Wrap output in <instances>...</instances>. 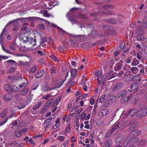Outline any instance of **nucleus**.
Instances as JSON below:
<instances>
[{"instance_id":"f257e3e1","label":"nucleus","mask_w":147,"mask_h":147,"mask_svg":"<svg viewBox=\"0 0 147 147\" xmlns=\"http://www.w3.org/2000/svg\"><path fill=\"white\" fill-rule=\"evenodd\" d=\"M23 42L24 43H32L33 42L34 45L36 43V39H34L30 35H25L22 38Z\"/></svg>"},{"instance_id":"f03ea898","label":"nucleus","mask_w":147,"mask_h":147,"mask_svg":"<svg viewBox=\"0 0 147 147\" xmlns=\"http://www.w3.org/2000/svg\"><path fill=\"white\" fill-rule=\"evenodd\" d=\"M147 114V108H143L140 110H138L136 116L138 118L140 119L145 116Z\"/></svg>"},{"instance_id":"7ed1b4c3","label":"nucleus","mask_w":147,"mask_h":147,"mask_svg":"<svg viewBox=\"0 0 147 147\" xmlns=\"http://www.w3.org/2000/svg\"><path fill=\"white\" fill-rule=\"evenodd\" d=\"M36 18L35 17H29L22 18V20L24 22H32L36 20Z\"/></svg>"},{"instance_id":"20e7f679","label":"nucleus","mask_w":147,"mask_h":147,"mask_svg":"<svg viewBox=\"0 0 147 147\" xmlns=\"http://www.w3.org/2000/svg\"><path fill=\"white\" fill-rule=\"evenodd\" d=\"M130 141V138L129 136L127 137L123 143V146L126 147L128 145L131 144Z\"/></svg>"},{"instance_id":"39448f33","label":"nucleus","mask_w":147,"mask_h":147,"mask_svg":"<svg viewBox=\"0 0 147 147\" xmlns=\"http://www.w3.org/2000/svg\"><path fill=\"white\" fill-rule=\"evenodd\" d=\"M141 133L140 130L138 129H136L133 130L131 131L129 134L130 135H133L134 136H136L140 135Z\"/></svg>"},{"instance_id":"423d86ee","label":"nucleus","mask_w":147,"mask_h":147,"mask_svg":"<svg viewBox=\"0 0 147 147\" xmlns=\"http://www.w3.org/2000/svg\"><path fill=\"white\" fill-rule=\"evenodd\" d=\"M129 113L131 116H134L136 114H137L138 109H130L129 111Z\"/></svg>"},{"instance_id":"0eeeda50","label":"nucleus","mask_w":147,"mask_h":147,"mask_svg":"<svg viewBox=\"0 0 147 147\" xmlns=\"http://www.w3.org/2000/svg\"><path fill=\"white\" fill-rule=\"evenodd\" d=\"M69 13H67L66 14L67 17L68 18L69 20L72 24H74L76 23V19L74 17H73L71 18L69 17Z\"/></svg>"},{"instance_id":"6e6552de","label":"nucleus","mask_w":147,"mask_h":147,"mask_svg":"<svg viewBox=\"0 0 147 147\" xmlns=\"http://www.w3.org/2000/svg\"><path fill=\"white\" fill-rule=\"evenodd\" d=\"M107 98L111 100H112L113 102H116L117 101L116 98L117 97L115 95H114L111 94H109L107 96Z\"/></svg>"},{"instance_id":"1a4fd4ad","label":"nucleus","mask_w":147,"mask_h":147,"mask_svg":"<svg viewBox=\"0 0 147 147\" xmlns=\"http://www.w3.org/2000/svg\"><path fill=\"white\" fill-rule=\"evenodd\" d=\"M104 144L105 147H111L112 145V140L111 139H109L105 141Z\"/></svg>"},{"instance_id":"9d476101","label":"nucleus","mask_w":147,"mask_h":147,"mask_svg":"<svg viewBox=\"0 0 147 147\" xmlns=\"http://www.w3.org/2000/svg\"><path fill=\"white\" fill-rule=\"evenodd\" d=\"M49 119H47L45 121L44 124L45 125V129L52 125L51 121H49Z\"/></svg>"},{"instance_id":"9b49d317","label":"nucleus","mask_w":147,"mask_h":147,"mask_svg":"<svg viewBox=\"0 0 147 147\" xmlns=\"http://www.w3.org/2000/svg\"><path fill=\"white\" fill-rule=\"evenodd\" d=\"M131 89L132 91L135 92L138 90V86L136 83H134L131 84Z\"/></svg>"},{"instance_id":"f8f14e48","label":"nucleus","mask_w":147,"mask_h":147,"mask_svg":"<svg viewBox=\"0 0 147 147\" xmlns=\"http://www.w3.org/2000/svg\"><path fill=\"white\" fill-rule=\"evenodd\" d=\"M44 70H41L36 73L35 75V77L37 78H40L44 74Z\"/></svg>"},{"instance_id":"ddd939ff","label":"nucleus","mask_w":147,"mask_h":147,"mask_svg":"<svg viewBox=\"0 0 147 147\" xmlns=\"http://www.w3.org/2000/svg\"><path fill=\"white\" fill-rule=\"evenodd\" d=\"M4 88L7 92H12L13 91L12 87L8 84H6L4 86Z\"/></svg>"},{"instance_id":"4468645a","label":"nucleus","mask_w":147,"mask_h":147,"mask_svg":"<svg viewBox=\"0 0 147 147\" xmlns=\"http://www.w3.org/2000/svg\"><path fill=\"white\" fill-rule=\"evenodd\" d=\"M123 140V137L122 136H120L116 138L115 140V142L117 144L121 143Z\"/></svg>"},{"instance_id":"2eb2a0df","label":"nucleus","mask_w":147,"mask_h":147,"mask_svg":"<svg viewBox=\"0 0 147 147\" xmlns=\"http://www.w3.org/2000/svg\"><path fill=\"white\" fill-rule=\"evenodd\" d=\"M122 86V84L121 83H117L115 88H114V90L116 91H119L121 89Z\"/></svg>"},{"instance_id":"dca6fc26","label":"nucleus","mask_w":147,"mask_h":147,"mask_svg":"<svg viewBox=\"0 0 147 147\" xmlns=\"http://www.w3.org/2000/svg\"><path fill=\"white\" fill-rule=\"evenodd\" d=\"M138 138L136 136H133L130 138V142L131 144L136 143L138 142Z\"/></svg>"},{"instance_id":"f3484780","label":"nucleus","mask_w":147,"mask_h":147,"mask_svg":"<svg viewBox=\"0 0 147 147\" xmlns=\"http://www.w3.org/2000/svg\"><path fill=\"white\" fill-rule=\"evenodd\" d=\"M50 57L52 60L56 62H59L60 61L59 59H58L56 56L52 54L50 55Z\"/></svg>"},{"instance_id":"a211bd4d","label":"nucleus","mask_w":147,"mask_h":147,"mask_svg":"<svg viewBox=\"0 0 147 147\" xmlns=\"http://www.w3.org/2000/svg\"><path fill=\"white\" fill-rule=\"evenodd\" d=\"M141 28L138 26L137 28L136 33L139 35H142L144 33V31L142 30Z\"/></svg>"},{"instance_id":"6ab92c4d","label":"nucleus","mask_w":147,"mask_h":147,"mask_svg":"<svg viewBox=\"0 0 147 147\" xmlns=\"http://www.w3.org/2000/svg\"><path fill=\"white\" fill-rule=\"evenodd\" d=\"M12 96L11 95L9 94H6L4 96L3 100L5 101L10 100L12 98Z\"/></svg>"},{"instance_id":"aec40b11","label":"nucleus","mask_w":147,"mask_h":147,"mask_svg":"<svg viewBox=\"0 0 147 147\" xmlns=\"http://www.w3.org/2000/svg\"><path fill=\"white\" fill-rule=\"evenodd\" d=\"M23 132L22 131H20L19 129H17L15 132V135L17 137H20L22 135Z\"/></svg>"},{"instance_id":"412c9836","label":"nucleus","mask_w":147,"mask_h":147,"mask_svg":"<svg viewBox=\"0 0 147 147\" xmlns=\"http://www.w3.org/2000/svg\"><path fill=\"white\" fill-rule=\"evenodd\" d=\"M119 123H117V124H115L113 126V128L111 131V133H113L114 131L119 127Z\"/></svg>"},{"instance_id":"4be33fe9","label":"nucleus","mask_w":147,"mask_h":147,"mask_svg":"<svg viewBox=\"0 0 147 147\" xmlns=\"http://www.w3.org/2000/svg\"><path fill=\"white\" fill-rule=\"evenodd\" d=\"M95 75L97 76V78H101L102 77L101 71L100 70L94 71Z\"/></svg>"},{"instance_id":"5701e85b","label":"nucleus","mask_w":147,"mask_h":147,"mask_svg":"<svg viewBox=\"0 0 147 147\" xmlns=\"http://www.w3.org/2000/svg\"><path fill=\"white\" fill-rule=\"evenodd\" d=\"M71 77H74L77 73V70L76 69H72L70 70Z\"/></svg>"},{"instance_id":"b1692460","label":"nucleus","mask_w":147,"mask_h":147,"mask_svg":"<svg viewBox=\"0 0 147 147\" xmlns=\"http://www.w3.org/2000/svg\"><path fill=\"white\" fill-rule=\"evenodd\" d=\"M7 109H5L3 110L0 115L1 117V118H3L5 117L7 113Z\"/></svg>"},{"instance_id":"393cba45","label":"nucleus","mask_w":147,"mask_h":147,"mask_svg":"<svg viewBox=\"0 0 147 147\" xmlns=\"http://www.w3.org/2000/svg\"><path fill=\"white\" fill-rule=\"evenodd\" d=\"M121 65L119 63H118L116 65L115 67V69L116 71L119 70L121 67Z\"/></svg>"},{"instance_id":"a878e982","label":"nucleus","mask_w":147,"mask_h":147,"mask_svg":"<svg viewBox=\"0 0 147 147\" xmlns=\"http://www.w3.org/2000/svg\"><path fill=\"white\" fill-rule=\"evenodd\" d=\"M139 63V61L136 59H134L132 61L131 64V66H136Z\"/></svg>"},{"instance_id":"bb28decb","label":"nucleus","mask_w":147,"mask_h":147,"mask_svg":"<svg viewBox=\"0 0 147 147\" xmlns=\"http://www.w3.org/2000/svg\"><path fill=\"white\" fill-rule=\"evenodd\" d=\"M31 92L30 93L29 96L26 98V102L27 104H29L32 100V97L31 96Z\"/></svg>"},{"instance_id":"cd10ccee","label":"nucleus","mask_w":147,"mask_h":147,"mask_svg":"<svg viewBox=\"0 0 147 147\" xmlns=\"http://www.w3.org/2000/svg\"><path fill=\"white\" fill-rule=\"evenodd\" d=\"M6 29L5 28L3 29V30L2 32H1V35H0V38H1V36L2 37V40H4V37L5 35V32H6Z\"/></svg>"},{"instance_id":"c85d7f7f","label":"nucleus","mask_w":147,"mask_h":147,"mask_svg":"<svg viewBox=\"0 0 147 147\" xmlns=\"http://www.w3.org/2000/svg\"><path fill=\"white\" fill-rule=\"evenodd\" d=\"M26 106L24 103H20L18 106V108L19 109H20L24 108Z\"/></svg>"},{"instance_id":"c756f323","label":"nucleus","mask_w":147,"mask_h":147,"mask_svg":"<svg viewBox=\"0 0 147 147\" xmlns=\"http://www.w3.org/2000/svg\"><path fill=\"white\" fill-rule=\"evenodd\" d=\"M140 27L144 29H146L147 28V23L145 21H143Z\"/></svg>"},{"instance_id":"7c9ffc66","label":"nucleus","mask_w":147,"mask_h":147,"mask_svg":"<svg viewBox=\"0 0 147 147\" xmlns=\"http://www.w3.org/2000/svg\"><path fill=\"white\" fill-rule=\"evenodd\" d=\"M127 92H118L117 94L118 96L120 98H121L126 95Z\"/></svg>"},{"instance_id":"2f4dec72","label":"nucleus","mask_w":147,"mask_h":147,"mask_svg":"<svg viewBox=\"0 0 147 147\" xmlns=\"http://www.w3.org/2000/svg\"><path fill=\"white\" fill-rule=\"evenodd\" d=\"M2 37H1V38H0V44L2 46V49L3 50H4L5 51V52L6 49H5V47H4L3 46V44L4 43V40H2Z\"/></svg>"},{"instance_id":"473e14b6","label":"nucleus","mask_w":147,"mask_h":147,"mask_svg":"<svg viewBox=\"0 0 147 147\" xmlns=\"http://www.w3.org/2000/svg\"><path fill=\"white\" fill-rule=\"evenodd\" d=\"M136 37L138 40H143L145 39V37L142 36V35L137 36Z\"/></svg>"},{"instance_id":"72a5a7b5","label":"nucleus","mask_w":147,"mask_h":147,"mask_svg":"<svg viewBox=\"0 0 147 147\" xmlns=\"http://www.w3.org/2000/svg\"><path fill=\"white\" fill-rule=\"evenodd\" d=\"M111 102L109 100H106L104 102V105L105 107H107L111 105Z\"/></svg>"},{"instance_id":"f704fd0d","label":"nucleus","mask_w":147,"mask_h":147,"mask_svg":"<svg viewBox=\"0 0 147 147\" xmlns=\"http://www.w3.org/2000/svg\"><path fill=\"white\" fill-rule=\"evenodd\" d=\"M7 62L10 63L11 65H12V66H16V62L13 60H10L7 61Z\"/></svg>"},{"instance_id":"c9c22d12","label":"nucleus","mask_w":147,"mask_h":147,"mask_svg":"<svg viewBox=\"0 0 147 147\" xmlns=\"http://www.w3.org/2000/svg\"><path fill=\"white\" fill-rule=\"evenodd\" d=\"M42 104L41 102H40L38 103V105H36L34 107L33 109L34 110H36L38 109L41 106Z\"/></svg>"},{"instance_id":"e433bc0d","label":"nucleus","mask_w":147,"mask_h":147,"mask_svg":"<svg viewBox=\"0 0 147 147\" xmlns=\"http://www.w3.org/2000/svg\"><path fill=\"white\" fill-rule=\"evenodd\" d=\"M62 84H60L59 86H57L55 87H54L53 88H47V89L46 90V91H51V90L55 88H59L62 85Z\"/></svg>"},{"instance_id":"4c0bfd02","label":"nucleus","mask_w":147,"mask_h":147,"mask_svg":"<svg viewBox=\"0 0 147 147\" xmlns=\"http://www.w3.org/2000/svg\"><path fill=\"white\" fill-rule=\"evenodd\" d=\"M37 68V66H34L30 69V71L32 73H34L36 71Z\"/></svg>"},{"instance_id":"58836bf2","label":"nucleus","mask_w":147,"mask_h":147,"mask_svg":"<svg viewBox=\"0 0 147 147\" xmlns=\"http://www.w3.org/2000/svg\"><path fill=\"white\" fill-rule=\"evenodd\" d=\"M71 131L70 125L69 124L66 127L65 129V131L67 133H69Z\"/></svg>"},{"instance_id":"ea45409f","label":"nucleus","mask_w":147,"mask_h":147,"mask_svg":"<svg viewBox=\"0 0 147 147\" xmlns=\"http://www.w3.org/2000/svg\"><path fill=\"white\" fill-rule=\"evenodd\" d=\"M105 96L106 95L105 94H103L102 95L100 98L99 102L101 103L105 99Z\"/></svg>"},{"instance_id":"a19ab883","label":"nucleus","mask_w":147,"mask_h":147,"mask_svg":"<svg viewBox=\"0 0 147 147\" xmlns=\"http://www.w3.org/2000/svg\"><path fill=\"white\" fill-rule=\"evenodd\" d=\"M101 111L103 115L104 116H105L108 113V109H105L101 110Z\"/></svg>"},{"instance_id":"79ce46f5","label":"nucleus","mask_w":147,"mask_h":147,"mask_svg":"<svg viewBox=\"0 0 147 147\" xmlns=\"http://www.w3.org/2000/svg\"><path fill=\"white\" fill-rule=\"evenodd\" d=\"M70 43L72 46H76L77 44L74 42V41L72 40H70Z\"/></svg>"},{"instance_id":"37998d69","label":"nucleus","mask_w":147,"mask_h":147,"mask_svg":"<svg viewBox=\"0 0 147 147\" xmlns=\"http://www.w3.org/2000/svg\"><path fill=\"white\" fill-rule=\"evenodd\" d=\"M7 119H8L7 118H5L4 119H2L1 121V123L0 124V126L5 123L7 121Z\"/></svg>"},{"instance_id":"c03bdc74","label":"nucleus","mask_w":147,"mask_h":147,"mask_svg":"<svg viewBox=\"0 0 147 147\" xmlns=\"http://www.w3.org/2000/svg\"><path fill=\"white\" fill-rule=\"evenodd\" d=\"M135 122L136 121L134 119H133L131 121H130L129 122V125H132L134 126H135Z\"/></svg>"},{"instance_id":"a18cd8bd","label":"nucleus","mask_w":147,"mask_h":147,"mask_svg":"<svg viewBox=\"0 0 147 147\" xmlns=\"http://www.w3.org/2000/svg\"><path fill=\"white\" fill-rule=\"evenodd\" d=\"M86 77L84 76L83 77L82 80V84L83 85H84L86 84Z\"/></svg>"},{"instance_id":"49530a36","label":"nucleus","mask_w":147,"mask_h":147,"mask_svg":"<svg viewBox=\"0 0 147 147\" xmlns=\"http://www.w3.org/2000/svg\"><path fill=\"white\" fill-rule=\"evenodd\" d=\"M49 42L51 46H53V45L54 43L53 42V39L51 37H50L49 39Z\"/></svg>"},{"instance_id":"de8ad7c7","label":"nucleus","mask_w":147,"mask_h":147,"mask_svg":"<svg viewBox=\"0 0 147 147\" xmlns=\"http://www.w3.org/2000/svg\"><path fill=\"white\" fill-rule=\"evenodd\" d=\"M58 28L59 29V32L62 35L66 33V32L60 28L58 27Z\"/></svg>"},{"instance_id":"09e8293b","label":"nucleus","mask_w":147,"mask_h":147,"mask_svg":"<svg viewBox=\"0 0 147 147\" xmlns=\"http://www.w3.org/2000/svg\"><path fill=\"white\" fill-rule=\"evenodd\" d=\"M28 142H29L30 143L34 145L35 144L33 140L32 139V138H30L28 139V140H27L26 141V142L27 143H28Z\"/></svg>"},{"instance_id":"8fccbe9b","label":"nucleus","mask_w":147,"mask_h":147,"mask_svg":"<svg viewBox=\"0 0 147 147\" xmlns=\"http://www.w3.org/2000/svg\"><path fill=\"white\" fill-rule=\"evenodd\" d=\"M21 30L24 32H27L28 29L25 26H23L21 28Z\"/></svg>"},{"instance_id":"3c124183","label":"nucleus","mask_w":147,"mask_h":147,"mask_svg":"<svg viewBox=\"0 0 147 147\" xmlns=\"http://www.w3.org/2000/svg\"><path fill=\"white\" fill-rule=\"evenodd\" d=\"M58 50L59 51L61 52H63L64 51V49L62 46H60L58 47Z\"/></svg>"},{"instance_id":"603ef678","label":"nucleus","mask_w":147,"mask_h":147,"mask_svg":"<svg viewBox=\"0 0 147 147\" xmlns=\"http://www.w3.org/2000/svg\"><path fill=\"white\" fill-rule=\"evenodd\" d=\"M50 96V94H48L46 95L43 96L42 97V98L43 99H47Z\"/></svg>"},{"instance_id":"864d4df0","label":"nucleus","mask_w":147,"mask_h":147,"mask_svg":"<svg viewBox=\"0 0 147 147\" xmlns=\"http://www.w3.org/2000/svg\"><path fill=\"white\" fill-rule=\"evenodd\" d=\"M79 126V122H77L76 123V125L74 126L75 128L77 130V131H78V128Z\"/></svg>"},{"instance_id":"5fc2aeb1","label":"nucleus","mask_w":147,"mask_h":147,"mask_svg":"<svg viewBox=\"0 0 147 147\" xmlns=\"http://www.w3.org/2000/svg\"><path fill=\"white\" fill-rule=\"evenodd\" d=\"M113 7V6L111 5L107 4L104 5V7L105 9H107L108 8H112Z\"/></svg>"},{"instance_id":"6e6d98bb","label":"nucleus","mask_w":147,"mask_h":147,"mask_svg":"<svg viewBox=\"0 0 147 147\" xmlns=\"http://www.w3.org/2000/svg\"><path fill=\"white\" fill-rule=\"evenodd\" d=\"M137 69H138L137 67H132L131 69V71L133 73L134 72L136 71Z\"/></svg>"},{"instance_id":"4d7b16f0","label":"nucleus","mask_w":147,"mask_h":147,"mask_svg":"<svg viewBox=\"0 0 147 147\" xmlns=\"http://www.w3.org/2000/svg\"><path fill=\"white\" fill-rule=\"evenodd\" d=\"M130 71H127L124 74V75L126 77H128V76L130 74Z\"/></svg>"},{"instance_id":"13d9d810","label":"nucleus","mask_w":147,"mask_h":147,"mask_svg":"<svg viewBox=\"0 0 147 147\" xmlns=\"http://www.w3.org/2000/svg\"><path fill=\"white\" fill-rule=\"evenodd\" d=\"M59 102H58L56 100H55V101L52 107L53 108L54 107H56L57 106V105L59 103Z\"/></svg>"},{"instance_id":"bf43d9fd","label":"nucleus","mask_w":147,"mask_h":147,"mask_svg":"<svg viewBox=\"0 0 147 147\" xmlns=\"http://www.w3.org/2000/svg\"><path fill=\"white\" fill-rule=\"evenodd\" d=\"M86 114L85 113H82L80 119L82 120L84 119L86 116Z\"/></svg>"},{"instance_id":"052dcab7","label":"nucleus","mask_w":147,"mask_h":147,"mask_svg":"<svg viewBox=\"0 0 147 147\" xmlns=\"http://www.w3.org/2000/svg\"><path fill=\"white\" fill-rule=\"evenodd\" d=\"M47 23L50 26H53V27H57V26L55 24H53L52 23H50L49 22H47Z\"/></svg>"},{"instance_id":"680f3d73","label":"nucleus","mask_w":147,"mask_h":147,"mask_svg":"<svg viewBox=\"0 0 147 147\" xmlns=\"http://www.w3.org/2000/svg\"><path fill=\"white\" fill-rule=\"evenodd\" d=\"M136 126H134L132 125L128 129V131H130L131 130L134 129L136 127Z\"/></svg>"},{"instance_id":"e2e57ef3","label":"nucleus","mask_w":147,"mask_h":147,"mask_svg":"<svg viewBox=\"0 0 147 147\" xmlns=\"http://www.w3.org/2000/svg\"><path fill=\"white\" fill-rule=\"evenodd\" d=\"M51 73H55V68L54 67H52L51 69Z\"/></svg>"},{"instance_id":"0e129e2a","label":"nucleus","mask_w":147,"mask_h":147,"mask_svg":"<svg viewBox=\"0 0 147 147\" xmlns=\"http://www.w3.org/2000/svg\"><path fill=\"white\" fill-rule=\"evenodd\" d=\"M43 16L45 17H49V14L47 13V11H45L43 13Z\"/></svg>"},{"instance_id":"69168bd1","label":"nucleus","mask_w":147,"mask_h":147,"mask_svg":"<svg viewBox=\"0 0 147 147\" xmlns=\"http://www.w3.org/2000/svg\"><path fill=\"white\" fill-rule=\"evenodd\" d=\"M39 27L41 29H45V26L43 24H40L39 25Z\"/></svg>"},{"instance_id":"338daca9","label":"nucleus","mask_w":147,"mask_h":147,"mask_svg":"<svg viewBox=\"0 0 147 147\" xmlns=\"http://www.w3.org/2000/svg\"><path fill=\"white\" fill-rule=\"evenodd\" d=\"M58 139L61 141H63L64 140V137L62 136H58Z\"/></svg>"},{"instance_id":"774afa93","label":"nucleus","mask_w":147,"mask_h":147,"mask_svg":"<svg viewBox=\"0 0 147 147\" xmlns=\"http://www.w3.org/2000/svg\"><path fill=\"white\" fill-rule=\"evenodd\" d=\"M82 88L85 91H87V87L86 86L83 85L82 86Z\"/></svg>"}]
</instances>
